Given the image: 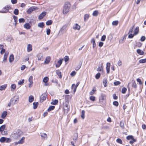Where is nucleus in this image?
<instances>
[{
	"label": "nucleus",
	"mask_w": 146,
	"mask_h": 146,
	"mask_svg": "<svg viewBox=\"0 0 146 146\" xmlns=\"http://www.w3.org/2000/svg\"><path fill=\"white\" fill-rule=\"evenodd\" d=\"M5 141V137H2L0 139V141L1 143H3Z\"/></svg>",
	"instance_id": "09e8293b"
},
{
	"label": "nucleus",
	"mask_w": 146,
	"mask_h": 146,
	"mask_svg": "<svg viewBox=\"0 0 146 146\" xmlns=\"http://www.w3.org/2000/svg\"><path fill=\"white\" fill-rule=\"evenodd\" d=\"M38 60H42L43 59V55L41 54H39L37 55Z\"/></svg>",
	"instance_id": "2eb2a0df"
},
{
	"label": "nucleus",
	"mask_w": 146,
	"mask_h": 146,
	"mask_svg": "<svg viewBox=\"0 0 146 146\" xmlns=\"http://www.w3.org/2000/svg\"><path fill=\"white\" fill-rule=\"evenodd\" d=\"M78 134L77 133H75L74 134V137L73 138V140L76 142L77 140Z\"/></svg>",
	"instance_id": "6ab92c4d"
},
{
	"label": "nucleus",
	"mask_w": 146,
	"mask_h": 146,
	"mask_svg": "<svg viewBox=\"0 0 146 146\" xmlns=\"http://www.w3.org/2000/svg\"><path fill=\"white\" fill-rule=\"evenodd\" d=\"M139 28L138 27H137L134 30V34L135 35L139 33Z\"/></svg>",
	"instance_id": "b1692460"
},
{
	"label": "nucleus",
	"mask_w": 146,
	"mask_h": 146,
	"mask_svg": "<svg viewBox=\"0 0 146 146\" xmlns=\"http://www.w3.org/2000/svg\"><path fill=\"white\" fill-rule=\"evenodd\" d=\"M38 104V102H34L33 103V108L34 109H35L37 108Z\"/></svg>",
	"instance_id": "473e14b6"
},
{
	"label": "nucleus",
	"mask_w": 146,
	"mask_h": 146,
	"mask_svg": "<svg viewBox=\"0 0 146 146\" xmlns=\"http://www.w3.org/2000/svg\"><path fill=\"white\" fill-rule=\"evenodd\" d=\"M56 74L59 76L60 78H61L62 77L61 72L58 70H57L56 71Z\"/></svg>",
	"instance_id": "c85d7f7f"
},
{
	"label": "nucleus",
	"mask_w": 146,
	"mask_h": 146,
	"mask_svg": "<svg viewBox=\"0 0 146 146\" xmlns=\"http://www.w3.org/2000/svg\"><path fill=\"white\" fill-rule=\"evenodd\" d=\"M70 7V4L69 3L65 4L64 6V9L63 11V13L65 14L67 13L69 11Z\"/></svg>",
	"instance_id": "f03ea898"
},
{
	"label": "nucleus",
	"mask_w": 146,
	"mask_h": 146,
	"mask_svg": "<svg viewBox=\"0 0 146 146\" xmlns=\"http://www.w3.org/2000/svg\"><path fill=\"white\" fill-rule=\"evenodd\" d=\"M82 64V62H81L80 64L77 67L75 68V70L76 71L78 70L80 68Z\"/></svg>",
	"instance_id": "4c0bfd02"
},
{
	"label": "nucleus",
	"mask_w": 146,
	"mask_h": 146,
	"mask_svg": "<svg viewBox=\"0 0 146 146\" xmlns=\"http://www.w3.org/2000/svg\"><path fill=\"white\" fill-rule=\"evenodd\" d=\"M11 141V139L9 138L5 137V141L7 143L10 142Z\"/></svg>",
	"instance_id": "69168bd1"
},
{
	"label": "nucleus",
	"mask_w": 146,
	"mask_h": 146,
	"mask_svg": "<svg viewBox=\"0 0 146 146\" xmlns=\"http://www.w3.org/2000/svg\"><path fill=\"white\" fill-rule=\"evenodd\" d=\"M103 83L104 86L105 87H106L107 86V80L106 79H104L103 80Z\"/></svg>",
	"instance_id": "c756f323"
},
{
	"label": "nucleus",
	"mask_w": 146,
	"mask_h": 146,
	"mask_svg": "<svg viewBox=\"0 0 146 146\" xmlns=\"http://www.w3.org/2000/svg\"><path fill=\"white\" fill-rule=\"evenodd\" d=\"M37 7H30L27 11V13L28 14L31 13L33 11L38 9Z\"/></svg>",
	"instance_id": "20e7f679"
},
{
	"label": "nucleus",
	"mask_w": 146,
	"mask_h": 146,
	"mask_svg": "<svg viewBox=\"0 0 146 146\" xmlns=\"http://www.w3.org/2000/svg\"><path fill=\"white\" fill-rule=\"evenodd\" d=\"M100 77V73H98L96 75L95 78L96 79H98Z\"/></svg>",
	"instance_id": "680f3d73"
},
{
	"label": "nucleus",
	"mask_w": 146,
	"mask_h": 146,
	"mask_svg": "<svg viewBox=\"0 0 146 146\" xmlns=\"http://www.w3.org/2000/svg\"><path fill=\"white\" fill-rule=\"evenodd\" d=\"M134 26H135V25H134L132 27H131L130 28V29L129 30V33H128V34H129L130 33H133V29Z\"/></svg>",
	"instance_id": "8fccbe9b"
},
{
	"label": "nucleus",
	"mask_w": 146,
	"mask_h": 146,
	"mask_svg": "<svg viewBox=\"0 0 146 146\" xmlns=\"http://www.w3.org/2000/svg\"><path fill=\"white\" fill-rule=\"evenodd\" d=\"M137 52L139 55H142L144 54V52L140 49H137Z\"/></svg>",
	"instance_id": "a878e982"
},
{
	"label": "nucleus",
	"mask_w": 146,
	"mask_h": 146,
	"mask_svg": "<svg viewBox=\"0 0 146 146\" xmlns=\"http://www.w3.org/2000/svg\"><path fill=\"white\" fill-rule=\"evenodd\" d=\"M46 94H43L40 96V102H43L45 100L46 98Z\"/></svg>",
	"instance_id": "423d86ee"
},
{
	"label": "nucleus",
	"mask_w": 146,
	"mask_h": 146,
	"mask_svg": "<svg viewBox=\"0 0 146 146\" xmlns=\"http://www.w3.org/2000/svg\"><path fill=\"white\" fill-rule=\"evenodd\" d=\"M55 107L54 106H51L48 108L47 110V111H51L52 110H54V108Z\"/></svg>",
	"instance_id": "ea45409f"
},
{
	"label": "nucleus",
	"mask_w": 146,
	"mask_h": 146,
	"mask_svg": "<svg viewBox=\"0 0 146 146\" xmlns=\"http://www.w3.org/2000/svg\"><path fill=\"white\" fill-rule=\"evenodd\" d=\"M134 139L133 137V136L132 135H128V136H127L126 137V139L127 140H129L130 139Z\"/></svg>",
	"instance_id": "c03bdc74"
},
{
	"label": "nucleus",
	"mask_w": 146,
	"mask_h": 146,
	"mask_svg": "<svg viewBox=\"0 0 146 146\" xmlns=\"http://www.w3.org/2000/svg\"><path fill=\"white\" fill-rule=\"evenodd\" d=\"M24 82V80H19L18 82V84L19 85H22Z\"/></svg>",
	"instance_id": "052dcab7"
},
{
	"label": "nucleus",
	"mask_w": 146,
	"mask_h": 146,
	"mask_svg": "<svg viewBox=\"0 0 146 146\" xmlns=\"http://www.w3.org/2000/svg\"><path fill=\"white\" fill-rule=\"evenodd\" d=\"M90 100L93 101L95 100V97L94 96H91L90 98Z\"/></svg>",
	"instance_id": "5fc2aeb1"
},
{
	"label": "nucleus",
	"mask_w": 146,
	"mask_h": 146,
	"mask_svg": "<svg viewBox=\"0 0 146 146\" xmlns=\"http://www.w3.org/2000/svg\"><path fill=\"white\" fill-rule=\"evenodd\" d=\"M46 12H43L40 14V15L38 16V19L41 20L46 15Z\"/></svg>",
	"instance_id": "0eeeda50"
},
{
	"label": "nucleus",
	"mask_w": 146,
	"mask_h": 146,
	"mask_svg": "<svg viewBox=\"0 0 146 146\" xmlns=\"http://www.w3.org/2000/svg\"><path fill=\"white\" fill-rule=\"evenodd\" d=\"M80 28V27L77 23L75 24L73 27V28L75 30H79Z\"/></svg>",
	"instance_id": "f8f14e48"
},
{
	"label": "nucleus",
	"mask_w": 146,
	"mask_h": 146,
	"mask_svg": "<svg viewBox=\"0 0 146 146\" xmlns=\"http://www.w3.org/2000/svg\"><path fill=\"white\" fill-rule=\"evenodd\" d=\"M7 112L6 111H4L3 112L2 114L1 115V117L3 119H4L6 117L7 115Z\"/></svg>",
	"instance_id": "393cba45"
},
{
	"label": "nucleus",
	"mask_w": 146,
	"mask_h": 146,
	"mask_svg": "<svg viewBox=\"0 0 146 146\" xmlns=\"http://www.w3.org/2000/svg\"><path fill=\"white\" fill-rule=\"evenodd\" d=\"M23 134L22 131L20 129L14 130L11 134L12 137L16 139H19Z\"/></svg>",
	"instance_id": "f257e3e1"
},
{
	"label": "nucleus",
	"mask_w": 146,
	"mask_h": 146,
	"mask_svg": "<svg viewBox=\"0 0 146 146\" xmlns=\"http://www.w3.org/2000/svg\"><path fill=\"white\" fill-rule=\"evenodd\" d=\"M64 110L65 111H66L67 112L69 111V109L67 104L65 105V106L64 107Z\"/></svg>",
	"instance_id": "c9c22d12"
},
{
	"label": "nucleus",
	"mask_w": 146,
	"mask_h": 146,
	"mask_svg": "<svg viewBox=\"0 0 146 146\" xmlns=\"http://www.w3.org/2000/svg\"><path fill=\"white\" fill-rule=\"evenodd\" d=\"M25 21V20L23 18H21L19 19V23H24Z\"/></svg>",
	"instance_id": "0e129e2a"
},
{
	"label": "nucleus",
	"mask_w": 146,
	"mask_h": 146,
	"mask_svg": "<svg viewBox=\"0 0 146 146\" xmlns=\"http://www.w3.org/2000/svg\"><path fill=\"white\" fill-rule=\"evenodd\" d=\"M132 86L134 88H137V84L135 81L133 82L132 83Z\"/></svg>",
	"instance_id": "3c124183"
},
{
	"label": "nucleus",
	"mask_w": 146,
	"mask_h": 146,
	"mask_svg": "<svg viewBox=\"0 0 146 146\" xmlns=\"http://www.w3.org/2000/svg\"><path fill=\"white\" fill-rule=\"evenodd\" d=\"M33 76H31L29 79V81L30 82V84H29V87H31L32 86L33 84Z\"/></svg>",
	"instance_id": "1a4fd4ad"
},
{
	"label": "nucleus",
	"mask_w": 146,
	"mask_h": 146,
	"mask_svg": "<svg viewBox=\"0 0 146 146\" xmlns=\"http://www.w3.org/2000/svg\"><path fill=\"white\" fill-rule=\"evenodd\" d=\"M110 63H107L106 64V71L107 74H109L110 72Z\"/></svg>",
	"instance_id": "9d476101"
},
{
	"label": "nucleus",
	"mask_w": 146,
	"mask_h": 146,
	"mask_svg": "<svg viewBox=\"0 0 146 146\" xmlns=\"http://www.w3.org/2000/svg\"><path fill=\"white\" fill-rule=\"evenodd\" d=\"M10 8V6L7 5L3 8L1 11L2 13H5L7 12Z\"/></svg>",
	"instance_id": "39448f33"
},
{
	"label": "nucleus",
	"mask_w": 146,
	"mask_h": 146,
	"mask_svg": "<svg viewBox=\"0 0 146 146\" xmlns=\"http://www.w3.org/2000/svg\"><path fill=\"white\" fill-rule=\"evenodd\" d=\"M91 42L92 43L93 48H94L96 46V44L95 40L94 38L92 39Z\"/></svg>",
	"instance_id": "412c9836"
},
{
	"label": "nucleus",
	"mask_w": 146,
	"mask_h": 146,
	"mask_svg": "<svg viewBox=\"0 0 146 146\" xmlns=\"http://www.w3.org/2000/svg\"><path fill=\"white\" fill-rule=\"evenodd\" d=\"M79 82H78L77 83V84H76V85H75L74 84H73L72 85V88H73V86H74V92H76V88H77V87H78V85H79Z\"/></svg>",
	"instance_id": "aec40b11"
},
{
	"label": "nucleus",
	"mask_w": 146,
	"mask_h": 146,
	"mask_svg": "<svg viewBox=\"0 0 146 146\" xmlns=\"http://www.w3.org/2000/svg\"><path fill=\"white\" fill-rule=\"evenodd\" d=\"M96 90L93 89L91 92H90L89 94L90 95H92L94 94V93L95 92Z\"/></svg>",
	"instance_id": "e2e57ef3"
},
{
	"label": "nucleus",
	"mask_w": 146,
	"mask_h": 146,
	"mask_svg": "<svg viewBox=\"0 0 146 146\" xmlns=\"http://www.w3.org/2000/svg\"><path fill=\"white\" fill-rule=\"evenodd\" d=\"M24 27L27 29H29L31 27L29 24V23H25L24 25Z\"/></svg>",
	"instance_id": "dca6fc26"
},
{
	"label": "nucleus",
	"mask_w": 146,
	"mask_h": 146,
	"mask_svg": "<svg viewBox=\"0 0 146 146\" xmlns=\"http://www.w3.org/2000/svg\"><path fill=\"white\" fill-rule=\"evenodd\" d=\"M118 23V21H114L112 22V24L113 25H117Z\"/></svg>",
	"instance_id": "603ef678"
},
{
	"label": "nucleus",
	"mask_w": 146,
	"mask_h": 146,
	"mask_svg": "<svg viewBox=\"0 0 146 146\" xmlns=\"http://www.w3.org/2000/svg\"><path fill=\"white\" fill-rule=\"evenodd\" d=\"M116 141L118 143L122 144V141L121 139L119 138H118L116 140Z\"/></svg>",
	"instance_id": "6e6d98bb"
},
{
	"label": "nucleus",
	"mask_w": 146,
	"mask_h": 146,
	"mask_svg": "<svg viewBox=\"0 0 146 146\" xmlns=\"http://www.w3.org/2000/svg\"><path fill=\"white\" fill-rule=\"evenodd\" d=\"M44 25V23L43 22L39 23L38 24V27L40 28L43 27Z\"/></svg>",
	"instance_id": "2f4dec72"
},
{
	"label": "nucleus",
	"mask_w": 146,
	"mask_h": 146,
	"mask_svg": "<svg viewBox=\"0 0 146 146\" xmlns=\"http://www.w3.org/2000/svg\"><path fill=\"white\" fill-rule=\"evenodd\" d=\"M52 21L51 20H49L47 21L46 22V24L47 25H49L52 24Z\"/></svg>",
	"instance_id": "e433bc0d"
},
{
	"label": "nucleus",
	"mask_w": 146,
	"mask_h": 146,
	"mask_svg": "<svg viewBox=\"0 0 146 146\" xmlns=\"http://www.w3.org/2000/svg\"><path fill=\"white\" fill-rule=\"evenodd\" d=\"M5 127V125H3L1 126L0 127V131H3L4 130V129Z\"/></svg>",
	"instance_id": "de8ad7c7"
},
{
	"label": "nucleus",
	"mask_w": 146,
	"mask_h": 146,
	"mask_svg": "<svg viewBox=\"0 0 146 146\" xmlns=\"http://www.w3.org/2000/svg\"><path fill=\"white\" fill-rule=\"evenodd\" d=\"M19 10L17 9H15L14 11V14L15 15H18L19 14Z\"/></svg>",
	"instance_id": "13d9d810"
},
{
	"label": "nucleus",
	"mask_w": 146,
	"mask_h": 146,
	"mask_svg": "<svg viewBox=\"0 0 146 146\" xmlns=\"http://www.w3.org/2000/svg\"><path fill=\"white\" fill-rule=\"evenodd\" d=\"M127 89L125 87H123L122 88V90H121V93L123 94L125 93L127 91Z\"/></svg>",
	"instance_id": "864d4df0"
},
{
	"label": "nucleus",
	"mask_w": 146,
	"mask_h": 146,
	"mask_svg": "<svg viewBox=\"0 0 146 146\" xmlns=\"http://www.w3.org/2000/svg\"><path fill=\"white\" fill-rule=\"evenodd\" d=\"M98 11L97 10H96L94 11L92 13V15L96 17L98 15Z\"/></svg>",
	"instance_id": "72a5a7b5"
},
{
	"label": "nucleus",
	"mask_w": 146,
	"mask_h": 146,
	"mask_svg": "<svg viewBox=\"0 0 146 146\" xmlns=\"http://www.w3.org/2000/svg\"><path fill=\"white\" fill-rule=\"evenodd\" d=\"M113 104L114 106H118L119 105L118 102L116 101L113 102Z\"/></svg>",
	"instance_id": "338daca9"
},
{
	"label": "nucleus",
	"mask_w": 146,
	"mask_h": 146,
	"mask_svg": "<svg viewBox=\"0 0 146 146\" xmlns=\"http://www.w3.org/2000/svg\"><path fill=\"white\" fill-rule=\"evenodd\" d=\"M106 38V36L105 35H104L102 36L101 38V40L103 41H104Z\"/></svg>",
	"instance_id": "774afa93"
},
{
	"label": "nucleus",
	"mask_w": 146,
	"mask_h": 146,
	"mask_svg": "<svg viewBox=\"0 0 146 146\" xmlns=\"http://www.w3.org/2000/svg\"><path fill=\"white\" fill-rule=\"evenodd\" d=\"M85 111L84 110L82 111L81 117L83 119H84L85 117Z\"/></svg>",
	"instance_id": "49530a36"
},
{
	"label": "nucleus",
	"mask_w": 146,
	"mask_h": 146,
	"mask_svg": "<svg viewBox=\"0 0 146 146\" xmlns=\"http://www.w3.org/2000/svg\"><path fill=\"white\" fill-rule=\"evenodd\" d=\"M50 61V57L48 56L47 57L44 62V63L45 64H48Z\"/></svg>",
	"instance_id": "a211bd4d"
},
{
	"label": "nucleus",
	"mask_w": 146,
	"mask_h": 146,
	"mask_svg": "<svg viewBox=\"0 0 146 146\" xmlns=\"http://www.w3.org/2000/svg\"><path fill=\"white\" fill-rule=\"evenodd\" d=\"M7 85L6 84L0 86V90H5L7 87Z\"/></svg>",
	"instance_id": "7c9ffc66"
},
{
	"label": "nucleus",
	"mask_w": 146,
	"mask_h": 146,
	"mask_svg": "<svg viewBox=\"0 0 146 146\" xmlns=\"http://www.w3.org/2000/svg\"><path fill=\"white\" fill-rule=\"evenodd\" d=\"M14 59V55L13 54H11L9 57V61L10 62H13Z\"/></svg>",
	"instance_id": "cd10ccee"
},
{
	"label": "nucleus",
	"mask_w": 146,
	"mask_h": 146,
	"mask_svg": "<svg viewBox=\"0 0 146 146\" xmlns=\"http://www.w3.org/2000/svg\"><path fill=\"white\" fill-rule=\"evenodd\" d=\"M25 139V137H22L21 139L18 141L19 144H22L24 142V140Z\"/></svg>",
	"instance_id": "5701e85b"
},
{
	"label": "nucleus",
	"mask_w": 146,
	"mask_h": 146,
	"mask_svg": "<svg viewBox=\"0 0 146 146\" xmlns=\"http://www.w3.org/2000/svg\"><path fill=\"white\" fill-rule=\"evenodd\" d=\"M8 55V53H6L4 55L3 61L5 62L7 60V58Z\"/></svg>",
	"instance_id": "4be33fe9"
},
{
	"label": "nucleus",
	"mask_w": 146,
	"mask_h": 146,
	"mask_svg": "<svg viewBox=\"0 0 146 146\" xmlns=\"http://www.w3.org/2000/svg\"><path fill=\"white\" fill-rule=\"evenodd\" d=\"M13 18L14 19V21L15 22V26H16L17 22V17L14 15L13 16Z\"/></svg>",
	"instance_id": "37998d69"
},
{
	"label": "nucleus",
	"mask_w": 146,
	"mask_h": 146,
	"mask_svg": "<svg viewBox=\"0 0 146 146\" xmlns=\"http://www.w3.org/2000/svg\"><path fill=\"white\" fill-rule=\"evenodd\" d=\"M19 97L18 96H15L11 98L10 100L11 103H12V105L13 106L15 104L18 102Z\"/></svg>",
	"instance_id": "7ed1b4c3"
},
{
	"label": "nucleus",
	"mask_w": 146,
	"mask_h": 146,
	"mask_svg": "<svg viewBox=\"0 0 146 146\" xmlns=\"http://www.w3.org/2000/svg\"><path fill=\"white\" fill-rule=\"evenodd\" d=\"M135 35H134V33L133 34H132V33H130L129 34L128 37L129 38H132Z\"/></svg>",
	"instance_id": "bf43d9fd"
},
{
	"label": "nucleus",
	"mask_w": 146,
	"mask_h": 146,
	"mask_svg": "<svg viewBox=\"0 0 146 146\" xmlns=\"http://www.w3.org/2000/svg\"><path fill=\"white\" fill-rule=\"evenodd\" d=\"M140 63H144L146 62V58L140 60L139 61Z\"/></svg>",
	"instance_id": "a19ab883"
},
{
	"label": "nucleus",
	"mask_w": 146,
	"mask_h": 146,
	"mask_svg": "<svg viewBox=\"0 0 146 146\" xmlns=\"http://www.w3.org/2000/svg\"><path fill=\"white\" fill-rule=\"evenodd\" d=\"M67 26L64 25L63 26L60 31V32H61L62 34L65 32L66 31Z\"/></svg>",
	"instance_id": "6e6552de"
},
{
	"label": "nucleus",
	"mask_w": 146,
	"mask_h": 146,
	"mask_svg": "<svg viewBox=\"0 0 146 146\" xmlns=\"http://www.w3.org/2000/svg\"><path fill=\"white\" fill-rule=\"evenodd\" d=\"M58 103V101L56 100H53L51 102V104L52 105H56Z\"/></svg>",
	"instance_id": "f704fd0d"
},
{
	"label": "nucleus",
	"mask_w": 146,
	"mask_h": 146,
	"mask_svg": "<svg viewBox=\"0 0 146 146\" xmlns=\"http://www.w3.org/2000/svg\"><path fill=\"white\" fill-rule=\"evenodd\" d=\"M1 133L3 135H7L8 134L7 131V130L3 131H1Z\"/></svg>",
	"instance_id": "a18cd8bd"
},
{
	"label": "nucleus",
	"mask_w": 146,
	"mask_h": 146,
	"mask_svg": "<svg viewBox=\"0 0 146 146\" xmlns=\"http://www.w3.org/2000/svg\"><path fill=\"white\" fill-rule=\"evenodd\" d=\"M48 78L47 77H45L44 78L43 81L44 83H47L48 81Z\"/></svg>",
	"instance_id": "58836bf2"
},
{
	"label": "nucleus",
	"mask_w": 146,
	"mask_h": 146,
	"mask_svg": "<svg viewBox=\"0 0 146 146\" xmlns=\"http://www.w3.org/2000/svg\"><path fill=\"white\" fill-rule=\"evenodd\" d=\"M34 100V97L33 96L31 95L29 96V101L30 103L32 102Z\"/></svg>",
	"instance_id": "f3484780"
},
{
	"label": "nucleus",
	"mask_w": 146,
	"mask_h": 146,
	"mask_svg": "<svg viewBox=\"0 0 146 146\" xmlns=\"http://www.w3.org/2000/svg\"><path fill=\"white\" fill-rule=\"evenodd\" d=\"M40 135L41 137L43 138L44 139H46L47 138V135L44 133H40Z\"/></svg>",
	"instance_id": "ddd939ff"
},
{
	"label": "nucleus",
	"mask_w": 146,
	"mask_h": 146,
	"mask_svg": "<svg viewBox=\"0 0 146 146\" xmlns=\"http://www.w3.org/2000/svg\"><path fill=\"white\" fill-rule=\"evenodd\" d=\"M89 17V15L88 14H86L84 16V21H86L88 20Z\"/></svg>",
	"instance_id": "bb28decb"
},
{
	"label": "nucleus",
	"mask_w": 146,
	"mask_h": 146,
	"mask_svg": "<svg viewBox=\"0 0 146 146\" xmlns=\"http://www.w3.org/2000/svg\"><path fill=\"white\" fill-rule=\"evenodd\" d=\"M106 95L105 94H101V97L100 98V100H104L105 98Z\"/></svg>",
	"instance_id": "79ce46f5"
},
{
	"label": "nucleus",
	"mask_w": 146,
	"mask_h": 146,
	"mask_svg": "<svg viewBox=\"0 0 146 146\" xmlns=\"http://www.w3.org/2000/svg\"><path fill=\"white\" fill-rule=\"evenodd\" d=\"M32 46L30 44H28L27 47V51L28 52H30L32 51Z\"/></svg>",
	"instance_id": "4468645a"
},
{
	"label": "nucleus",
	"mask_w": 146,
	"mask_h": 146,
	"mask_svg": "<svg viewBox=\"0 0 146 146\" xmlns=\"http://www.w3.org/2000/svg\"><path fill=\"white\" fill-rule=\"evenodd\" d=\"M103 70L102 64L101 66H99L98 68V71L101 72Z\"/></svg>",
	"instance_id": "4d7b16f0"
},
{
	"label": "nucleus",
	"mask_w": 146,
	"mask_h": 146,
	"mask_svg": "<svg viewBox=\"0 0 146 146\" xmlns=\"http://www.w3.org/2000/svg\"><path fill=\"white\" fill-rule=\"evenodd\" d=\"M63 59H61L59 60L57 62V64H56V67L58 68L60 66L62 63V60Z\"/></svg>",
	"instance_id": "9b49d317"
}]
</instances>
